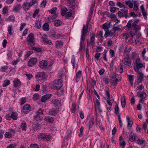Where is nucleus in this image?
I'll return each instance as SVG.
<instances>
[{"label":"nucleus","instance_id":"17","mask_svg":"<svg viewBox=\"0 0 148 148\" xmlns=\"http://www.w3.org/2000/svg\"><path fill=\"white\" fill-rule=\"evenodd\" d=\"M126 119L127 122V128L129 129L130 127H132L133 124V122L132 120L130 119V118L128 116H127Z\"/></svg>","mask_w":148,"mask_h":148},{"label":"nucleus","instance_id":"56","mask_svg":"<svg viewBox=\"0 0 148 148\" xmlns=\"http://www.w3.org/2000/svg\"><path fill=\"white\" fill-rule=\"evenodd\" d=\"M8 11V7L7 6H5L3 9L2 12L3 14H5L7 13Z\"/></svg>","mask_w":148,"mask_h":148},{"label":"nucleus","instance_id":"44","mask_svg":"<svg viewBox=\"0 0 148 148\" xmlns=\"http://www.w3.org/2000/svg\"><path fill=\"white\" fill-rule=\"evenodd\" d=\"M145 140H141L139 138L137 140H135V142L136 143L139 144L140 145L143 144L145 142Z\"/></svg>","mask_w":148,"mask_h":148},{"label":"nucleus","instance_id":"50","mask_svg":"<svg viewBox=\"0 0 148 148\" xmlns=\"http://www.w3.org/2000/svg\"><path fill=\"white\" fill-rule=\"evenodd\" d=\"M39 96L37 93L34 94L33 97V99L34 100H37L39 99Z\"/></svg>","mask_w":148,"mask_h":148},{"label":"nucleus","instance_id":"57","mask_svg":"<svg viewBox=\"0 0 148 148\" xmlns=\"http://www.w3.org/2000/svg\"><path fill=\"white\" fill-rule=\"evenodd\" d=\"M8 66H2L0 69V71L1 72H5V70L8 69Z\"/></svg>","mask_w":148,"mask_h":148},{"label":"nucleus","instance_id":"41","mask_svg":"<svg viewBox=\"0 0 148 148\" xmlns=\"http://www.w3.org/2000/svg\"><path fill=\"white\" fill-rule=\"evenodd\" d=\"M10 83V81L8 80H4L3 83V86L4 87H6L9 85Z\"/></svg>","mask_w":148,"mask_h":148},{"label":"nucleus","instance_id":"30","mask_svg":"<svg viewBox=\"0 0 148 148\" xmlns=\"http://www.w3.org/2000/svg\"><path fill=\"white\" fill-rule=\"evenodd\" d=\"M125 3L126 5H127L130 8H133V4L131 2V1L129 0L125 1Z\"/></svg>","mask_w":148,"mask_h":148},{"label":"nucleus","instance_id":"8","mask_svg":"<svg viewBox=\"0 0 148 148\" xmlns=\"http://www.w3.org/2000/svg\"><path fill=\"white\" fill-rule=\"evenodd\" d=\"M23 8L25 11H28L29 8L32 7L29 2H25L23 4Z\"/></svg>","mask_w":148,"mask_h":148},{"label":"nucleus","instance_id":"63","mask_svg":"<svg viewBox=\"0 0 148 148\" xmlns=\"http://www.w3.org/2000/svg\"><path fill=\"white\" fill-rule=\"evenodd\" d=\"M66 134L67 135L65 136V138L67 139L68 138L71 137V133L70 131L67 130Z\"/></svg>","mask_w":148,"mask_h":148},{"label":"nucleus","instance_id":"38","mask_svg":"<svg viewBox=\"0 0 148 148\" xmlns=\"http://www.w3.org/2000/svg\"><path fill=\"white\" fill-rule=\"evenodd\" d=\"M105 95L107 97V99H110V95L109 93V89L108 88H106L105 89Z\"/></svg>","mask_w":148,"mask_h":148},{"label":"nucleus","instance_id":"18","mask_svg":"<svg viewBox=\"0 0 148 148\" xmlns=\"http://www.w3.org/2000/svg\"><path fill=\"white\" fill-rule=\"evenodd\" d=\"M94 118L93 117L91 118L89 120L87 124L86 125L87 126L89 127L90 130V128L92 127L94 124Z\"/></svg>","mask_w":148,"mask_h":148},{"label":"nucleus","instance_id":"39","mask_svg":"<svg viewBox=\"0 0 148 148\" xmlns=\"http://www.w3.org/2000/svg\"><path fill=\"white\" fill-rule=\"evenodd\" d=\"M62 24V22L60 20H58L55 21L54 25L56 27H58Z\"/></svg>","mask_w":148,"mask_h":148},{"label":"nucleus","instance_id":"12","mask_svg":"<svg viewBox=\"0 0 148 148\" xmlns=\"http://www.w3.org/2000/svg\"><path fill=\"white\" fill-rule=\"evenodd\" d=\"M30 106L29 105H26L23 106V111L25 114H27L30 111Z\"/></svg>","mask_w":148,"mask_h":148},{"label":"nucleus","instance_id":"19","mask_svg":"<svg viewBox=\"0 0 148 148\" xmlns=\"http://www.w3.org/2000/svg\"><path fill=\"white\" fill-rule=\"evenodd\" d=\"M13 84L14 87L16 88L21 86V82L19 79H16L13 81Z\"/></svg>","mask_w":148,"mask_h":148},{"label":"nucleus","instance_id":"3","mask_svg":"<svg viewBox=\"0 0 148 148\" xmlns=\"http://www.w3.org/2000/svg\"><path fill=\"white\" fill-rule=\"evenodd\" d=\"M35 76L36 78L40 79H45L47 77L46 73L43 72L38 73Z\"/></svg>","mask_w":148,"mask_h":148},{"label":"nucleus","instance_id":"21","mask_svg":"<svg viewBox=\"0 0 148 148\" xmlns=\"http://www.w3.org/2000/svg\"><path fill=\"white\" fill-rule=\"evenodd\" d=\"M44 120L50 123H53L54 121V118L49 116H46L44 118Z\"/></svg>","mask_w":148,"mask_h":148},{"label":"nucleus","instance_id":"52","mask_svg":"<svg viewBox=\"0 0 148 148\" xmlns=\"http://www.w3.org/2000/svg\"><path fill=\"white\" fill-rule=\"evenodd\" d=\"M124 16L125 17V18H127L128 16V10L126 9V10H124V11H123V12Z\"/></svg>","mask_w":148,"mask_h":148},{"label":"nucleus","instance_id":"23","mask_svg":"<svg viewBox=\"0 0 148 148\" xmlns=\"http://www.w3.org/2000/svg\"><path fill=\"white\" fill-rule=\"evenodd\" d=\"M110 26V23L108 24L107 23H106L103 25V28L104 29L105 32L108 31Z\"/></svg>","mask_w":148,"mask_h":148},{"label":"nucleus","instance_id":"53","mask_svg":"<svg viewBox=\"0 0 148 148\" xmlns=\"http://www.w3.org/2000/svg\"><path fill=\"white\" fill-rule=\"evenodd\" d=\"M47 37V35L45 34L43 35V36L41 37V38L44 42H45L48 40Z\"/></svg>","mask_w":148,"mask_h":148},{"label":"nucleus","instance_id":"49","mask_svg":"<svg viewBox=\"0 0 148 148\" xmlns=\"http://www.w3.org/2000/svg\"><path fill=\"white\" fill-rule=\"evenodd\" d=\"M84 127L83 126H82L79 130L80 133L78 135L79 137H82L83 134V130Z\"/></svg>","mask_w":148,"mask_h":148},{"label":"nucleus","instance_id":"59","mask_svg":"<svg viewBox=\"0 0 148 148\" xmlns=\"http://www.w3.org/2000/svg\"><path fill=\"white\" fill-rule=\"evenodd\" d=\"M29 148H39V146L36 144H31Z\"/></svg>","mask_w":148,"mask_h":148},{"label":"nucleus","instance_id":"25","mask_svg":"<svg viewBox=\"0 0 148 148\" xmlns=\"http://www.w3.org/2000/svg\"><path fill=\"white\" fill-rule=\"evenodd\" d=\"M114 110L115 114L118 115V117H119V116H121V113L119 112V109L117 104H116L115 106Z\"/></svg>","mask_w":148,"mask_h":148},{"label":"nucleus","instance_id":"37","mask_svg":"<svg viewBox=\"0 0 148 148\" xmlns=\"http://www.w3.org/2000/svg\"><path fill=\"white\" fill-rule=\"evenodd\" d=\"M11 118L14 120H16L17 119V114L16 112H12L11 115Z\"/></svg>","mask_w":148,"mask_h":148},{"label":"nucleus","instance_id":"43","mask_svg":"<svg viewBox=\"0 0 148 148\" xmlns=\"http://www.w3.org/2000/svg\"><path fill=\"white\" fill-rule=\"evenodd\" d=\"M57 8L54 7L49 10V12L51 14H55L57 10Z\"/></svg>","mask_w":148,"mask_h":148},{"label":"nucleus","instance_id":"40","mask_svg":"<svg viewBox=\"0 0 148 148\" xmlns=\"http://www.w3.org/2000/svg\"><path fill=\"white\" fill-rule=\"evenodd\" d=\"M71 63L73 66V69L75 68V58L74 55H73L72 57Z\"/></svg>","mask_w":148,"mask_h":148},{"label":"nucleus","instance_id":"51","mask_svg":"<svg viewBox=\"0 0 148 148\" xmlns=\"http://www.w3.org/2000/svg\"><path fill=\"white\" fill-rule=\"evenodd\" d=\"M35 26L38 29L40 28L41 27V23L40 21H36L35 22Z\"/></svg>","mask_w":148,"mask_h":148},{"label":"nucleus","instance_id":"54","mask_svg":"<svg viewBox=\"0 0 148 148\" xmlns=\"http://www.w3.org/2000/svg\"><path fill=\"white\" fill-rule=\"evenodd\" d=\"M139 97L142 99H144L146 97V94L145 92H143L139 95Z\"/></svg>","mask_w":148,"mask_h":148},{"label":"nucleus","instance_id":"4","mask_svg":"<svg viewBox=\"0 0 148 148\" xmlns=\"http://www.w3.org/2000/svg\"><path fill=\"white\" fill-rule=\"evenodd\" d=\"M38 62V60L36 58H31L28 62L27 64L30 67L35 65Z\"/></svg>","mask_w":148,"mask_h":148},{"label":"nucleus","instance_id":"62","mask_svg":"<svg viewBox=\"0 0 148 148\" xmlns=\"http://www.w3.org/2000/svg\"><path fill=\"white\" fill-rule=\"evenodd\" d=\"M33 53V52L32 51H27L25 55V57L27 58L30 55H31Z\"/></svg>","mask_w":148,"mask_h":148},{"label":"nucleus","instance_id":"58","mask_svg":"<svg viewBox=\"0 0 148 148\" xmlns=\"http://www.w3.org/2000/svg\"><path fill=\"white\" fill-rule=\"evenodd\" d=\"M82 71H81L79 70L78 71L76 75V77L77 78H80L81 75Z\"/></svg>","mask_w":148,"mask_h":148},{"label":"nucleus","instance_id":"64","mask_svg":"<svg viewBox=\"0 0 148 148\" xmlns=\"http://www.w3.org/2000/svg\"><path fill=\"white\" fill-rule=\"evenodd\" d=\"M119 144L120 145L122 146V148H125L126 145L125 142V141L123 140L122 141H121L120 142Z\"/></svg>","mask_w":148,"mask_h":148},{"label":"nucleus","instance_id":"14","mask_svg":"<svg viewBox=\"0 0 148 148\" xmlns=\"http://www.w3.org/2000/svg\"><path fill=\"white\" fill-rule=\"evenodd\" d=\"M58 111V110L53 108L49 111L48 113L51 116H55L57 114Z\"/></svg>","mask_w":148,"mask_h":148},{"label":"nucleus","instance_id":"36","mask_svg":"<svg viewBox=\"0 0 148 148\" xmlns=\"http://www.w3.org/2000/svg\"><path fill=\"white\" fill-rule=\"evenodd\" d=\"M113 33L111 31H109V29L108 31H106L105 32L104 34V37L105 38H107L108 36H111L112 34Z\"/></svg>","mask_w":148,"mask_h":148},{"label":"nucleus","instance_id":"29","mask_svg":"<svg viewBox=\"0 0 148 148\" xmlns=\"http://www.w3.org/2000/svg\"><path fill=\"white\" fill-rule=\"evenodd\" d=\"M42 27L43 29L46 31H48L49 29V25L47 23H44Z\"/></svg>","mask_w":148,"mask_h":148},{"label":"nucleus","instance_id":"42","mask_svg":"<svg viewBox=\"0 0 148 148\" xmlns=\"http://www.w3.org/2000/svg\"><path fill=\"white\" fill-rule=\"evenodd\" d=\"M68 10L66 8H64L61 10V15L64 16L65 15L66 12L68 11Z\"/></svg>","mask_w":148,"mask_h":148},{"label":"nucleus","instance_id":"15","mask_svg":"<svg viewBox=\"0 0 148 148\" xmlns=\"http://www.w3.org/2000/svg\"><path fill=\"white\" fill-rule=\"evenodd\" d=\"M122 62L125 65L130 66L131 65V61L130 58H125Z\"/></svg>","mask_w":148,"mask_h":148},{"label":"nucleus","instance_id":"46","mask_svg":"<svg viewBox=\"0 0 148 148\" xmlns=\"http://www.w3.org/2000/svg\"><path fill=\"white\" fill-rule=\"evenodd\" d=\"M94 6H95L94 5L92 4L91 5L90 8V11L89 13V16H91L92 15L93 13Z\"/></svg>","mask_w":148,"mask_h":148},{"label":"nucleus","instance_id":"27","mask_svg":"<svg viewBox=\"0 0 148 148\" xmlns=\"http://www.w3.org/2000/svg\"><path fill=\"white\" fill-rule=\"evenodd\" d=\"M63 44V42L60 40H57L56 42V46L58 48H60L62 47Z\"/></svg>","mask_w":148,"mask_h":148},{"label":"nucleus","instance_id":"35","mask_svg":"<svg viewBox=\"0 0 148 148\" xmlns=\"http://www.w3.org/2000/svg\"><path fill=\"white\" fill-rule=\"evenodd\" d=\"M29 49L31 50H34L37 52H40L42 51L41 49L39 47L35 48L31 46L30 47H29Z\"/></svg>","mask_w":148,"mask_h":148},{"label":"nucleus","instance_id":"10","mask_svg":"<svg viewBox=\"0 0 148 148\" xmlns=\"http://www.w3.org/2000/svg\"><path fill=\"white\" fill-rule=\"evenodd\" d=\"M47 62L45 60H42L39 62V66L41 69L47 68Z\"/></svg>","mask_w":148,"mask_h":148},{"label":"nucleus","instance_id":"7","mask_svg":"<svg viewBox=\"0 0 148 148\" xmlns=\"http://www.w3.org/2000/svg\"><path fill=\"white\" fill-rule=\"evenodd\" d=\"M140 20L138 19H135L133 21V20L132 27H133V29L134 30L137 31L138 30V24L140 22Z\"/></svg>","mask_w":148,"mask_h":148},{"label":"nucleus","instance_id":"31","mask_svg":"<svg viewBox=\"0 0 148 148\" xmlns=\"http://www.w3.org/2000/svg\"><path fill=\"white\" fill-rule=\"evenodd\" d=\"M34 119L37 121H41L42 119V117L40 116V115H38L36 114L34 115Z\"/></svg>","mask_w":148,"mask_h":148},{"label":"nucleus","instance_id":"2","mask_svg":"<svg viewBox=\"0 0 148 148\" xmlns=\"http://www.w3.org/2000/svg\"><path fill=\"white\" fill-rule=\"evenodd\" d=\"M62 81L61 79L56 80L54 82V84L53 86V88L55 90L60 89L62 86Z\"/></svg>","mask_w":148,"mask_h":148},{"label":"nucleus","instance_id":"60","mask_svg":"<svg viewBox=\"0 0 148 148\" xmlns=\"http://www.w3.org/2000/svg\"><path fill=\"white\" fill-rule=\"evenodd\" d=\"M116 4L120 8H123L124 9L125 8V5L120 2H117Z\"/></svg>","mask_w":148,"mask_h":148},{"label":"nucleus","instance_id":"9","mask_svg":"<svg viewBox=\"0 0 148 148\" xmlns=\"http://www.w3.org/2000/svg\"><path fill=\"white\" fill-rule=\"evenodd\" d=\"M84 27L82 28V35L80 41V42H81V43L83 42V41L84 40L85 36L86 35L88 31L84 29Z\"/></svg>","mask_w":148,"mask_h":148},{"label":"nucleus","instance_id":"22","mask_svg":"<svg viewBox=\"0 0 148 148\" xmlns=\"http://www.w3.org/2000/svg\"><path fill=\"white\" fill-rule=\"evenodd\" d=\"M92 16H89L88 17V18L87 21H86V26L85 27V25H83V28L84 27V29L86 30V29L88 31V25L90 21V20Z\"/></svg>","mask_w":148,"mask_h":148},{"label":"nucleus","instance_id":"1","mask_svg":"<svg viewBox=\"0 0 148 148\" xmlns=\"http://www.w3.org/2000/svg\"><path fill=\"white\" fill-rule=\"evenodd\" d=\"M38 138L44 141H48L51 139V136L46 133L39 134L38 135Z\"/></svg>","mask_w":148,"mask_h":148},{"label":"nucleus","instance_id":"55","mask_svg":"<svg viewBox=\"0 0 148 148\" xmlns=\"http://www.w3.org/2000/svg\"><path fill=\"white\" fill-rule=\"evenodd\" d=\"M29 3L32 5H32H34L35 4H36L37 5L38 3V2L37 0H31Z\"/></svg>","mask_w":148,"mask_h":148},{"label":"nucleus","instance_id":"28","mask_svg":"<svg viewBox=\"0 0 148 148\" xmlns=\"http://www.w3.org/2000/svg\"><path fill=\"white\" fill-rule=\"evenodd\" d=\"M139 74H140V75L137 79L138 83H141L143 79V73L140 72Z\"/></svg>","mask_w":148,"mask_h":148},{"label":"nucleus","instance_id":"6","mask_svg":"<svg viewBox=\"0 0 148 148\" xmlns=\"http://www.w3.org/2000/svg\"><path fill=\"white\" fill-rule=\"evenodd\" d=\"M27 40L29 44L31 45V44L34 43V36L32 33H31L29 34L27 36Z\"/></svg>","mask_w":148,"mask_h":148},{"label":"nucleus","instance_id":"48","mask_svg":"<svg viewBox=\"0 0 148 148\" xmlns=\"http://www.w3.org/2000/svg\"><path fill=\"white\" fill-rule=\"evenodd\" d=\"M6 138H10L12 137V134L8 132H6L4 134Z\"/></svg>","mask_w":148,"mask_h":148},{"label":"nucleus","instance_id":"47","mask_svg":"<svg viewBox=\"0 0 148 148\" xmlns=\"http://www.w3.org/2000/svg\"><path fill=\"white\" fill-rule=\"evenodd\" d=\"M72 14V13L71 12H67L65 14V17L66 18L68 19L71 16Z\"/></svg>","mask_w":148,"mask_h":148},{"label":"nucleus","instance_id":"24","mask_svg":"<svg viewBox=\"0 0 148 148\" xmlns=\"http://www.w3.org/2000/svg\"><path fill=\"white\" fill-rule=\"evenodd\" d=\"M21 9V6L20 4H17L13 7V11L18 12Z\"/></svg>","mask_w":148,"mask_h":148},{"label":"nucleus","instance_id":"61","mask_svg":"<svg viewBox=\"0 0 148 148\" xmlns=\"http://www.w3.org/2000/svg\"><path fill=\"white\" fill-rule=\"evenodd\" d=\"M43 114V111L42 109L41 108H40L36 112V114L38 115H41Z\"/></svg>","mask_w":148,"mask_h":148},{"label":"nucleus","instance_id":"11","mask_svg":"<svg viewBox=\"0 0 148 148\" xmlns=\"http://www.w3.org/2000/svg\"><path fill=\"white\" fill-rule=\"evenodd\" d=\"M52 94H48L42 96L41 99V101L42 102H45L47 100L49 99L51 97Z\"/></svg>","mask_w":148,"mask_h":148},{"label":"nucleus","instance_id":"32","mask_svg":"<svg viewBox=\"0 0 148 148\" xmlns=\"http://www.w3.org/2000/svg\"><path fill=\"white\" fill-rule=\"evenodd\" d=\"M21 127L23 130L26 131V130L27 125L25 121H23L21 124Z\"/></svg>","mask_w":148,"mask_h":148},{"label":"nucleus","instance_id":"34","mask_svg":"<svg viewBox=\"0 0 148 148\" xmlns=\"http://www.w3.org/2000/svg\"><path fill=\"white\" fill-rule=\"evenodd\" d=\"M133 22V20L131 19L129 21L127 22L126 27L129 29H130L132 27V23Z\"/></svg>","mask_w":148,"mask_h":148},{"label":"nucleus","instance_id":"20","mask_svg":"<svg viewBox=\"0 0 148 148\" xmlns=\"http://www.w3.org/2000/svg\"><path fill=\"white\" fill-rule=\"evenodd\" d=\"M67 3L69 5L70 7L72 9L75 6V0H67Z\"/></svg>","mask_w":148,"mask_h":148},{"label":"nucleus","instance_id":"5","mask_svg":"<svg viewBox=\"0 0 148 148\" xmlns=\"http://www.w3.org/2000/svg\"><path fill=\"white\" fill-rule=\"evenodd\" d=\"M91 36L90 37V39L89 42L88 41L87 43V46L88 47L90 44L91 45H93L95 43V34L94 32H92L91 34Z\"/></svg>","mask_w":148,"mask_h":148},{"label":"nucleus","instance_id":"26","mask_svg":"<svg viewBox=\"0 0 148 148\" xmlns=\"http://www.w3.org/2000/svg\"><path fill=\"white\" fill-rule=\"evenodd\" d=\"M121 103L122 107L124 108L126 104L125 98L124 96L122 97L121 98Z\"/></svg>","mask_w":148,"mask_h":148},{"label":"nucleus","instance_id":"16","mask_svg":"<svg viewBox=\"0 0 148 148\" xmlns=\"http://www.w3.org/2000/svg\"><path fill=\"white\" fill-rule=\"evenodd\" d=\"M62 36L61 35L56 32L50 35V37L52 38H55L56 39H59Z\"/></svg>","mask_w":148,"mask_h":148},{"label":"nucleus","instance_id":"13","mask_svg":"<svg viewBox=\"0 0 148 148\" xmlns=\"http://www.w3.org/2000/svg\"><path fill=\"white\" fill-rule=\"evenodd\" d=\"M60 100L58 99H53L51 102V103L53 104L55 107L58 106L59 104H60Z\"/></svg>","mask_w":148,"mask_h":148},{"label":"nucleus","instance_id":"33","mask_svg":"<svg viewBox=\"0 0 148 148\" xmlns=\"http://www.w3.org/2000/svg\"><path fill=\"white\" fill-rule=\"evenodd\" d=\"M129 140L133 142L135 140V137L134 134L132 133H131L129 136Z\"/></svg>","mask_w":148,"mask_h":148},{"label":"nucleus","instance_id":"45","mask_svg":"<svg viewBox=\"0 0 148 148\" xmlns=\"http://www.w3.org/2000/svg\"><path fill=\"white\" fill-rule=\"evenodd\" d=\"M122 35L126 40H127L130 37V35L127 33H124L122 34Z\"/></svg>","mask_w":148,"mask_h":148}]
</instances>
